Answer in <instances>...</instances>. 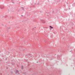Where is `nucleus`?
<instances>
[{"mask_svg": "<svg viewBox=\"0 0 75 75\" xmlns=\"http://www.w3.org/2000/svg\"><path fill=\"white\" fill-rule=\"evenodd\" d=\"M16 74H19V71H18V70H17L16 71Z\"/></svg>", "mask_w": 75, "mask_h": 75, "instance_id": "f257e3e1", "label": "nucleus"}, {"mask_svg": "<svg viewBox=\"0 0 75 75\" xmlns=\"http://www.w3.org/2000/svg\"><path fill=\"white\" fill-rule=\"evenodd\" d=\"M4 7L3 5L1 6V9H4Z\"/></svg>", "mask_w": 75, "mask_h": 75, "instance_id": "f03ea898", "label": "nucleus"}, {"mask_svg": "<svg viewBox=\"0 0 75 75\" xmlns=\"http://www.w3.org/2000/svg\"><path fill=\"white\" fill-rule=\"evenodd\" d=\"M21 70H23V69H24V67H23V65H21Z\"/></svg>", "mask_w": 75, "mask_h": 75, "instance_id": "7ed1b4c3", "label": "nucleus"}, {"mask_svg": "<svg viewBox=\"0 0 75 75\" xmlns=\"http://www.w3.org/2000/svg\"><path fill=\"white\" fill-rule=\"evenodd\" d=\"M41 21L42 23H45V21L44 20H41Z\"/></svg>", "mask_w": 75, "mask_h": 75, "instance_id": "20e7f679", "label": "nucleus"}, {"mask_svg": "<svg viewBox=\"0 0 75 75\" xmlns=\"http://www.w3.org/2000/svg\"><path fill=\"white\" fill-rule=\"evenodd\" d=\"M21 8H22V10H23V11H24V8H23V7H21Z\"/></svg>", "mask_w": 75, "mask_h": 75, "instance_id": "39448f33", "label": "nucleus"}, {"mask_svg": "<svg viewBox=\"0 0 75 75\" xmlns=\"http://www.w3.org/2000/svg\"><path fill=\"white\" fill-rule=\"evenodd\" d=\"M50 28H53V27H52L51 26H50Z\"/></svg>", "mask_w": 75, "mask_h": 75, "instance_id": "423d86ee", "label": "nucleus"}, {"mask_svg": "<svg viewBox=\"0 0 75 75\" xmlns=\"http://www.w3.org/2000/svg\"><path fill=\"white\" fill-rule=\"evenodd\" d=\"M11 1H12V3H14V1H13V0H11Z\"/></svg>", "mask_w": 75, "mask_h": 75, "instance_id": "0eeeda50", "label": "nucleus"}, {"mask_svg": "<svg viewBox=\"0 0 75 75\" xmlns=\"http://www.w3.org/2000/svg\"><path fill=\"white\" fill-rule=\"evenodd\" d=\"M57 58H59V55H57Z\"/></svg>", "mask_w": 75, "mask_h": 75, "instance_id": "6e6552de", "label": "nucleus"}, {"mask_svg": "<svg viewBox=\"0 0 75 75\" xmlns=\"http://www.w3.org/2000/svg\"><path fill=\"white\" fill-rule=\"evenodd\" d=\"M8 29H10V27H9V28H8Z\"/></svg>", "mask_w": 75, "mask_h": 75, "instance_id": "1a4fd4ad", "label": "nucleus"}, {"mask_svg": "<svg viewBox=\"0 0 75 75\" xmlns=\"http://www.w3.org/2000/svg\"><path fill=\"white\" fill-rule=\"evenodd\" d=\"M0 61H2V60H0Z\"/></svg>", "mask_w": 75, "mask_h": 75, "instance_id": "9d476101", "label": "nucleus"}, {"mask_svg": "<svg viewBox=\"0 0 75 75\" xmlns=\"http://www.w3.org/2000/svg\"><path fill=\"white\" fill-rule=\"evenodd\" d=\"M21 17H23V15H21Z\"/></svg>", "mask_w": 75, "mask_h": 75, "instance_id": "9b49d317", "label": "nucleus"}, {"mask_svg": "<svg viewBox=\"0 0 75 75\" xmlns=\"http://www.w3.org/2000/svg\"><path fill=\"white\" fill-rule=\"evenodd\" d=\"M36 28V27H35V28Z\"/></svg>", "mask_w": 75, "mask_h": 75, "instance_id": "f8f14e48", "label": "nucleus"}, {"mask_svg": "<svg viewBox=\"0 0 75 75\" xmlns=\"http://www.w3.org/2000/svg\"><path fill=\"white\" fill-rule=\"evenodd\" d=\"M34 30H35V29H34Z\"/></svg>", "mask_w": 75, "mask_h": 75, "instance_id": "ddd939ff", "label": "nucleus"}, {"mask_svg": "<svg viewBox=\"0 0 75 75\" xmlns=\"http://www.w3.org/2000/svg\"><path fill=\"white\" fill-rule=\"evenodd\" d=\"M0 52H1L0 51Z\"/></svg>", "mask_w": 75, "mask_h": 75, "instance_id": "4468645a", "label": "nucleus"}]
</instances>
